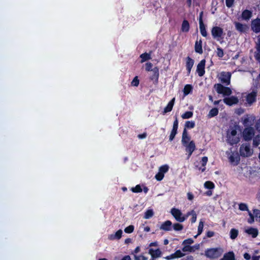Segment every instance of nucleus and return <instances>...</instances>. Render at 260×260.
Masks as SVG:
<instances>
[{
	"label": "nucleus",
	"instance_id": "1",
	"mask_svg": "<svg viewBox=\"0 0 260 260\" xmlns=\"http://www.w3.org/2000/svg\"><path fill=\"white\" fill-rule=\"evenodd\" d=\"M239 127L237 126L230 127L227 131V142L231 145L238 143L240 141V134L238 133Z\"/></svg>",
	"mask_w": 260,
	"mask_h": 260
},
{
	"label": "nucleus",
	"instance_id": "2",
	"mask_svg": "<svg viewBox=\"0 0 260 260\" xmlns=\"http://www.w3.org/2000/svg\"><path fill=\"white\" fill-rule=\"evenodd\" d=\"M258 87H256L252 89L250 92L243 95V101L244 102V105L246 107H250L256 102V97L258 92Z\"/></svg>",
	"mask_w": 260,
	"mask_h": 260
},
{
	"label": "nucleus",
	"instance_id": "3",
	"mask_svg": "<svg viewBox=\"0 0 260 260\" xmlns=\"http://www.w3.org/2000/svg\"><path fill=\"white\" fill-rule=\"evenodd\" d=\"M223 251V249L221 247L209 248L205 250V255L211 259H216L219 257Z\"/></svg>",
	"mask_w": 260,
	"mask_h": 260
},
{
	"label": "nucleus",
	"instance_id": "4",
	"mask_svg": "<svg viewBox=\"0 0 260 260\" xmlns=\"http://www.w3.org/2000/svg\"><path fill=\"white\" fill-rule=\"evenodd\" d=\"M226 154L231 164L234 166L238 165L240 160V157L236 151H233L232 149H230L226 152Z\"/></svg>",
	"mask_w": 260,
	"mask_h": 260
},
{
	"label": "nucleus",
	"instance_id": "5",
	"mask_svg": "<svg viewBox=\"0 0 260 260\" xmlns=\"http://www.w3.org/2000/svg\"><path fill=\"white\" fill-rule=\"evenodd\" d=\"M211 34L213 38L218 41L223 40L224 35L223 29L218 26H214L212 28Z\"/></svg>",
	"mask_w": 260,
	"mask_h": 260
},
{
	"label": "nucleus",
	"instance_id": "6",
	"mask_svg": "<svg viewBox=\"0 0 260 260\" xmlns=\"http://www.w3.org/2000/svg\"><path fill=\"white\" fill-rule=\"evenodd\" d=\"M170 212L176 220L178 222H182L187 219L186 214L184 215L181 210L178 209L173 208L171 209Z\"/></svg>",
	"mask_w": 260,
	"mask_h": 260
},
{
	"label": "nucleus",
	"instance_id": "7",
	"mask_svg": "<svg viewBox=\"0 0 260 260\" xmlns=\"http://www.w3.org/2000/svg\"><path fill=\"white\" fill-rule=\"evenodd\" d=\"M216 91L223 96H229L232 93L231 89L229 87H224L221 84H216L214 85Z\"/></svg>",
	"mask_w": 260,
	"mask_h": 260
},
{
	"label": "nucleus",
	"instance_id": "8",
	"mask_svg": "<svg viewBox=\"0 0 260 260\" xmlns=\"http://www.w3.org/2000/svg\"><path fill=\"white\" fill-rule=\"evenodd\" d=\"M240 153L242 156L249 157L252 154L253 150L249 144H243L240 148Z\"/></svg>",
	"mask_w": 260,
	"mask_h": 260
},
{
	"label": "nucleus",
	"instance_id": "9",
	"mask_svg": "<svg viewBox=\"0 0 260 260\" xmlns=\"http://www.w3.org/2000/svg\"><path fill=\"white\" fill-rule=\"evenodd\" d=\"M248 215L250 218L247 221L249 223L252 224L254 221V218L257 221H260V210L258 209L253 210L252 213L248 211Z\"/></svg>",
	"mask_w": 260,
	"mask_h": 260
},
{
	"label": "nucleus",
	"instance_id": "10",
	"mask_svg": "<svg viewBox=\"0 0 260 260\" xmlns=\"http://www.w3.org/2000/svg\"><path fill=\"white\" fill-rule=\"evenodd\" d=\"M231 77V74L229 72H222L219 75V79L220 81L226 85L230 84Z\"/></svg>",
	"mask_w": 260,
	"mask_h": 260
},
{
	"label": "nucleus",
	"instance_id": "11",
	"mask_svg": "<svg viewBox=\"0 0 260 260\" xmlns=\"http://www.w3.org/2000/svg\"><path fill=\"white\" fill-rule=\"evenodd\" d=\"M152 64L151 62H147L145 64V70L147 71H152L153 73V75L151 77V80H153L154 78L157 80L159 73H158V69L156 67L152 69Z\"/></svg>",
	"mask_w": 260,
	"mask_h": 260
},
{
	"label": "nucleus",
	"instance_id": "12",
	"mask_svg": "<svg viewBox=\"0 0 260 260\" xmlns=\"http://www.w3.org/2000/svg\"><path fill=\"white\" fill-rule=\"evenodd\" d=\"M254 135V129L253 127H248L243 131V137L245 140H251Z\"/></svg>",
	"mask_w": 260,
	"mask_h": 260
},
{
	"label": "nucleus",
	"instance_id": "13",
	"mask_svg": "<svg viewBox=\"0 0 260 260\" xmlns=\"http://www.w3.org/2000/svg\"><path fill=\"white\" fill-rule=\"evenodd\" d=\"M234 24L236 30L241 33L246 32L249 29L248 26L246 24L235 22Z\"/></svg>",
	"mask_w": 260,
	"mask_h": 260
},
{
	"label": "nucleus",
	"instance_id": "14",
	"mask_svg": "<svg viewBox=\"0 0 260 260\" xmlns=\"http://www.w3.org/2000/svg\"><path fill=\"white\" fill-rule=\"evenodd\" d=\"M205 59L202 60L198 64L197 72L200 77L203 76L205 74Z\"/></svg>",
	"mask_w": 260,
	"mask_h": 260
},
{
	"label": "nucleus",
	"instance_id": "15",
	"mask_svg": "<svg viewBox=\"0 0 260 260\" xmlns=\"http://www.w3.org/2000/svg\"><path fill=\"white\" fill-rule=\"evenodd\" d=\"M251 29L255 33L260 32V19L256 18L251 22Z\"/></svg>",
	"mask_w": 260,
	"mask_h": 260
},
{
	"label": "nucleus",
	"instance_id": "16",
	"mask_svg": "<svg viewBox=\"0 0 260 260\" xmlns=\"http://www.w3.org/2000/svg\"><path fill=\"white\" fill-rule=\"evenodd\" d=\"M244 232L253 238H256L258 234V230L256 228L251 227L245 228Z\"/></svg>",
	"mask_w": 260,
	"mask_h": 260
},
{
	"label": "nucleus",
	"instance_id": "17",
	"mask_svg": "<svg viewBox=\"0 0 260 260\" xmlns=\"http://www.w3.org/2000/svg\"><path fill=\"white\" fill-rule=\"evenodd\" d=\"M256 51L254 52V56L255 59L260 62V37L257 38V41L255 44Z\"/></svg>",
	"mask_w": 260,
	"mask_h": 260
},
{
	"label": "nucleus",
	"instance_id": "18",
	"mask_svg": "<svg viewBox=\"0 0 260 260\" xmlns=\"http://www.w3.org/2000/svg\"><path fill=\"white\" fill-rule=\"evenodd\" d=\"M255 120V116L253 115L246 116L243 119V124L245 126H249L252 125Z\"/></svg>",
	"mask_w": 260,
	"mask_h": 260
},
{
	"label": "nucleus",
	"instance_id": "19",
	"mask_svg": "<svg viewBox=\"0 0 260 260\" xmlns=\"http://www.w3.org/2000/svg\"><path fill=\"white\" fill-rule=\"evenodd\" d=\"M238 99L237 97L234 96H232L229 98H226L223 99V102L226 105L229 106H232L233 105L236 104L238 103Z\"/></svg>",
	"mask_w": 260,
	"mask_h": 260
},
{
	"label": "nucleus",
	"instance_id": "20",
	"mask_svg": "<svg viewBox=\"0 0 260 260\" xmlns=\"http://www.w3.org/2000/svg\"><path fill=\"white\" fill-rule=\"evenodd\" d=\"M148 253L153 258H158L161 256L162 252L159 249H154L150 248L148 251Z\"/></svg>",
	"mask_w": 260,
	"mask_h": 260
},
{
	"label": "nucleus",
	"instance_id": "21",
	"mask_svg": "<svg viewBox=\"0 0 260 260\" xmlns=\"http://www.w3.org/2000/svg\"><path fill=\"white\" fill-rule=\"evenodd\" d=\"M172 229V223L170 220L163 222L160 226V229L165 231H170Z\"/></svg>",
	"mask_w": 260,
	"mask_h": 260
},
{
	"label": "nucleus",
	"instance_id": "22",
	"mask_svg": "<svg viewBox=\"0 0 260 260\" xmlns=\"http://www.w3.org/2000/svg\"><path fill=\"white\" fill-rule=\"evenodd\" d=\"M190 141V137L188 136L186 130L184 129L182 134L181 143L184 146L186 144H189Z\"/></svg>",
	"mask_w": 260,
	"mask_h": 260
},
{
	"label": "nucleus",
	"instance_id": "23",
	"mask_svg": "<svg viewBox=\"0 0 260 260\" xmlns=\"http://www.w3.org/2000/svg\"><path fill=\"white\" fill-rule=\"evenodd\" d=\"M122 234V231L119 230L115 234H113L109 235L108 239L110 240H119L121 238Z\"/></svg>",
	"mask_w": 260,
	"mask_h": 260
},
{
	"label": "nucleus",
	"instance_id": "24",
	"mask_svg": "<svg viewBox=\"0 0 260 260\" xmlns=\"http://www.w3.org/2000/svg\"><path fill=\"white\" fill-rule=\"evenodd\" d=\"M195 51L199 54L203 53V49H202V41L200 39L199 40H197L195 43L194 46Z\"/></svg>",
	"mask_w": 260,
	"mask_h": 260
},
{
	"label": "nucleus",
	"instance_id": "25",
	"mask_svg": "<svg viewBox=\"0 0 260 260\" xmlns=\"http://www.w3.org/2000/svg\"><path fill=\"white\" fill-rule=\"evenodd\" d=\"M252 12L245 10L242 13V18L244 20H248L252 17Z\"/></svg>",
	"mask_w": 260,
	"mask_h": 260
},
{
	"label": "nucleus",
	"instance_id": "26",
	"mask_svg": "<svg viewBox=\"0 0 260 260\" xmlns=\"http://www.w3.org/2000/svg\"><path fill=\"white\" fill-rule=\"evenodd\" d=\"M194 64V60L190 58L189 57H188L187 58L186 60V69L188 71V73L189 74L190 73L192 67H193Z\"/></svg>",
	"mask_w": 260,
	"mask_h": 260
},
{
	"label": "nucleus",
	"instance_id": "27",
	"mask_svg": "<svg viewBox=\"0 0 260 260\" xmlns=\"http://www.w3.org/2000/svg\"><path fill=\"white\" fill-rule=\"evenodd\" d=\"M185 147L186 151H194L196 149L195 143L193 141H191L189 144L184 145Z\"/></svg>",
	"mask_w": 260,
	"mask_h": 260
},
{
	"label": "nucleus",
	"instance_id": "28",
	"mask_svg": "<svg viewBox=\"0 0 260 260\" xmlns=\"http://www.w3.org/2000/svg\"><path fill=\"white\" fill-rule=\"evenodd\" d=\"M174 103H175V98H173L168 104L167 106H166V107L164 109V112L165 113H166L167 112H170L172 110V108H173V107L174 106Z\"/></svg>",
	"mask_w": 260,
	"mask_h": 260
},
{
	"label": "nucleus",
	"instance_id": "29",
	"mask_svg": "<svg viewBox=\"0 0 260 260\" xmlns=\"http://www.w3.org/2000/svg\"><path fill=\"white\" fill-rule=\"evenodd\" d=\"M221 260H235V254L233 252H229L223 255Z\"/></svg>",
	"mask_w": 260,
	"mask_h": 260
},
{
	"label": "nucleus",
	"instance_id": "30",
	"mask_svg": "<svg viewBox=\"0 0 260 260\" xmlns=\"http://www.w3.org/2000/svg\"><path fill=\"white\" fill-rule=\"evenodd\" d=\"M190 215H191L192 216L191 218V222L192 223H194L197 220V214H196V212L194 210H191L189 212H188L186 213L187 218Z\"/></svg>",
	"mask_w": 260,
	"mask_h": 260
},
{
	"label": "nucleus",
	"instance_id": "31",
	"mask_svg": "<svg viewBox=\"0 0 260 260\" xmlns=\"http://www.w3.org/2000/svg\"><path fill=\"white\" fill-rule=\"evenodd\" d=\"M199 25L201 34L203 37H206L207 36V33L206 30L205 25H204L203 22H202L201 21L200 23H199Z\"/></svg>",
	"mask_w": 260,
	"mask_h": 260
},
{
	"label": "nucleus",
	"instance_id": "32",
	"mask_svg": "<svg viewBox=\"0 0 260 260\" xmlns=\"http://www.w3.org/2000/svg\"><path fill=\"white\" fill-rule=\"evenodd\" d=\"M189 29V24L187 20H184L182 24L181 30L183 32H187Z\"/></svg>",
	"mask_w": 260,
	"mask_h": 260
},
{
	"label": "nucleus",
	"instance_id": "33",
	"mask_svg": "<svg viewBox=\"0 0 260 260\" xmlns=\"http://www.w3.org/2000/svg\"><path fill=\"white\" fill-rule=\"evenodd\" d=\"M238 230L235 229H232L230 232V238L232 240L235 239L238 235Z\"/></svg>",
	"mask_w": 260,
	"mask_h": 260
},
{
	"label": "nucleus",
	"instance_id": "34",
	"mask_svg": "<svg viewBox=\"0 0 260 260\" xmlns=\"http://www.w3.org/2000/svg\"><path fill=\"white\" fill-rule=\"evenodd\" d=\"M141 58V62H144L148 60L151 59V55L150 53H143L140 55Z\"/></svg>",
	"mask_w": 260,
	"mask_h": 260
},
{
	"label": "nucleus",
	"instance_id": "35",
	"mask_svg": "<svg viewBox=\"0 0 260 260\" xmlns=\"http://www.w3.org/2000/svg\"><path fill=\"white\" fill-rule=\"evenodd\" d=\"M193 89L192 86L190 84H187L184 86L183 92L185 95L190 93Z\"/></svg>",
	"mask_w": 260,
	"mask_h": 260
},
{
	"label": "nucleus",
	"instance_id": "36",
	"mask_svg": "<svg viewBox=\"0 0 260 260\" xmlns=\"http://www.w3.org/2000/svg\"><path fill=\"white\" fill-rule=\"evenodd\" d=\"M154 212L152 209H149L147 210L144 214V218L145 219H149L153 216Z\"/></svg>",
	"mask_w": 260,
	"mask_h": 260
},
{
	"label": "nucleus",
	"instance_id": "37",
	"mask_svg": "<svg viewBox=\"0 0 260 260\" xmlns=\"http://www.w3.org/2000/svg\"><path fill=\"white\" fill-rule=\"evenodd\" d=\"M203 227H204V222L202 221H200L199 222V226H198V233L196 236H194L195 238H196L199 235H200L202 233L203 230Z\"/></svg>",
	"mask_w": 260,
	"mask_h": 260
},
{
	"label": "nucleus",
	"instance_id": "38",
	"mask_svg": "<svg viewBox=\"0 0 260 260\" xmlns=\"http://www.w3.org/2000/svg\"><path fill=\"white\" fill-rule=\"evenodd\" d=\"M218 113V110L217 108H213L209 112L208 117H212L215 116H216Z\"/></svg>",
	"mask_w": 260,
	"mask_h": 260
},
{
	"label": "nucleus",
	"instance_id": "39",
	"mask_svg": "<svg viewBox=\"0 0 260 260\" xmlns=\"http://www.w3.org/2000/svg\"><path fill=\"white\" fill-rule=\"evenodd\" d=\"M172 228L176 231H180L183 229V226L181 224L179 223H175L172 225Z\"/></svg>",
	"mask_w": 260,
	"mask_h": 260
},
{
	"label": "nucleus",
	"instance_id": "40",
	"mask_svg": "<svg viewBox=\"0 0 260 260\" xmlns=\"http://www.w3.org/2000/svg\"><path fill=\"white\" fill-rule=\"evenodd\" d=\"M193 113L191 111H187L181 115L183 119H188L192 117Z\"/></svg>",
	"mask_w": 260,
	"mask_h": 260
},
{
	"label": "nucleus",
	"instance_id": "41",
	"mask_svg": "<svg viewBox=\"0 0 260 260\" xmlns=\"http://www.w3.org/2000/svg\"><path fill=\"white\" fill-rule=\"evenodd\" d=\"M195 126V122L193 121H187L185 122V126L187 128H192Z\"/></svg>",
	"mask_w": 260,
	"mask_h": 260
},
{
	"label": "nucleus",
	"instance_id": "42",
	"mask_svg": "<svg viewBox=\"0 0 260 260\" xmlns=\"http://www.w3.org/2000/svg\"><path fill=\"white\" fill-rule=\"evenodd\" d=\"M204 186L206 188L213 189L214 188V184L211 181H206L204 183Z\"/></svg>",
	"mask_w": 260,
	"mask_h": 260
},
{
	"label": "nucleus",
	"instance_id": "43",
	"mask_svg": "<svg viewBox=\"0 0 260 260\" xmlns=\"http://www.w3.org/2000/svg\"><path fill=\"white\" fill-rule=\"evenodd\" d=\"M169 170V166L167 165L161 166L159 169V171L162 173L164 175L168 172Z\"/></svg>",
	"mask_w": 260,
	"mask_h": 260
},
{
	"label": "nucleus",
	"instance_id": "44",
	"mask_svg": "<svg viewBox=\"0 0 260 260\" xmlns=\"http://www.w3.org/2000/svg\"><path fill=\"white\" fill-rule=\"evenodd\" d=\"M175 258L183 257L185 254L181 252V250H177L175 253H173Z\"/></svg>",
	"mask_w": 260,
	"mask_h": 260
},
{
	"label": "nucleus",
	"instance_id": "45",
	"mask_svg": "<svg viewBox=\"0 0 260 260\" xmlns=\"http://www.w3.org/2000/svg\"><path fill=\"white\" fill-rule=\"evenodd\" d=\"M239 209L241 211H249L247 205L244 203H240L239 205Z\"/></svg>",
	"mask_w": 260,
	"mask_h": 260
},
{
	"label": "nucleus",
	"instance_id": "46",
	"mask_svg": "<svg viewBox=\"0 0 260 260\" xmlns=\"http://www.w3.org/2000/svg\"><path fill=\"white\" fill-rule=\"evenodd\" d=\"M131 190L134 192H141L142 191V189L140 185H137L135 187L132 188Z\"/></svg>",
	"mask_w": 260,
	"mask_h": 260
},
{
	"label": "nucleus",
	"instance_id": "47",
	"mask_svg": "<svg viewBox=\"0 0 260 260\" xmlns=\"http://www.w3.org/2000/svg\"><path fill=\"white\" fill-rule=\"evenodd\" d=\"M134 226L133 225H129L124 229V232L126 233L130 234L133 232Z\"/></svg>",
	"mask_w": 260,
	"mask_h": 260
},
{
	"label": "nucleus",
	"instance_id": "48",
	"mask_svg": "<svg viewBox=\"0 0 260 260\" xmlns=\"http://www.w3.org/2000/svg\"><path fill=\"white\" fill-rule=\"evenodd\" d=\"M193 242L194 241L192 239L189 238L184 240L182 242V245H187L190 246V245L192 244Z\"/></svg>",
	"mask_w": 260,
	"mask_h": 260
},
{
	"label": "nucleus",
	"instance_id": "49",
	"mask_svg": "<svg viewBox=\"0 0 260 260\" xmlns=\"http://www.w3.org/2000/svg\"><path fill=\"white\" fill-rule=\"evenodd\" d=\"M164 177V175L160 171L156 174L155 178L158 181H161Z\"/></svg>",
	"mask_w": 260,
	"mask_h": 260
},
{
	"label": "nucleus",
	"instance_id": "50",
	"mask_svg": "<svg viewBox=\"0 0 260 260\" xmlns=\"http://www.w3.org/2000/svg\"><path fill=\"white\" fill-rule=\"evenodd\" d=\"M134 258L135 260H147V257L143 255H134Z\"/></svg>",
	"mask_w": 260,
	"mask_h": 260
},
{
	"label": "nucleus",
	"instance_id": "51",
	"mask_svg": "<svg viewBox=\"0 0 260 260\" xmlns=\"http://www.w3.org/2000/svg\"><path fill=\"white\" fill-rule=\"evenodd\" d=\"M177 129H172L169 137L170 141H172L177 134Z\"/></svg>",
	"mask_w": 260,
	"mask_h": 260
},
{
	"label": "nucleus",
	"instance_id": "52",
	"mask_svg": "<svg viewBox=\"0 0 260 260\" xmlns=\"http://www.w3.org/2000/svg\"><path fill=\"white\" fill-rule=\"evenodd\" d=\"M217 55L218 57H223V55H224V53H223V50L220 48V47H218L217 48Z\"/></svg>",
	"mask_w": 260,
	"mask_h": 260
},
{
	"label": "nucleus",
	"instance_id": "53",
	"mask_svg": "<svg viewBox=\"0 0 260 260\" xmlns=\"http://www.w3.org/2000/svg\"><path fill=\"white\" fill-rule=\"evenodd\" d=\"M132 86H138L139 84V80L138 79V77H135L133 80L132 81Z\"/></svg>",
	"mask_w": 260,
	"mask_h": 260
},
{
	"label": "nucleus",
	"instance_id": "54",
	"mask_svg": "<svg viewBox=\"0 0 260 260\" xmlns=\"http://www.w3.org/2000/svg\"><path fill=\"white\" fill-rule=\"evenodd\" d=\"M259 142H260L259 137H255L253 139V145H254L255 146H258L259 144Z\"/></svg>",
	"mask_w": 260,
	"mask_h": 260
},
{
	"label": "nucleus",
	"instance_id": "55",
	"mask_svg": "<svg viewBox=\"0 0 260 260\" xmlns=\"http://www.w3.org/2000/svg\"><path fill=\"white\" fill-rule=\"evenodd\" d=\"M208 161V157L206 156H204L202 158L201 160L202 165L203 167H205Z\"/></svg>",
	"mask_w": 260,
	"mask_h": 260
},
{
	"label": "nucleus",
	"instance_id": "56",
	"mask_svg": "<svg viewBox=\"0 0 260 260\" xmlns=\"http://www.w3.org/2000/svg\"><path fill=\"white\" fill-rule=\"evenodd\" d=\"M234 0H225L226 5L228 7L230 8L232 6Z\"/></svg>",
	"mask_w": 260,
	"mask_h": 260
},
{
	"label": "nucleus",
	"instance_id": "57",
	"mask_svg": "<svg viewBox=\"0 0 260 260\" xmlns=\"http://www.w3.org/2000/svg\"><path fill=\"white\" fill-rule=\"evenodd\" d=\"M184 246L182 248V251L183 252H189L190 246L187 245H183Z\"/></svg>",
	"mask_w": 260,
	"mask_h": 260
},
{
	"label": "nucleus",
	"instance_id": "58",
	"mask_svg": "<svg viewBox=\"0 0 260 260\" xmlns=\"http://www.w3.org/2000/svg\"><path fill=\"white\" fill-rule=\"evenodd\" d=\"M178 121L177 117H176L175 120L173 123V126L172 129H177L178 128Z\"/></svg>",
	"mask_w": 260,
	"mask_h": 260
},
{
	"label": "nucleus",
	"instance_id": "59",
	"mask_svg": "<svg viewBox=\"0 0 260 260\" xmlns=\"http://www.w3.org/2000/svg\"><path fill=\"white\" fill-rule=\"evenodd\" d=\"M187 199L190 200V201H191L193 200V198H194V196L193 195V194L191 192H188L187 194Z\"/></svg>",
	"mask_w": 260,
	"mask_h": 260
},
{
	"label": "nucleus",
	"instance_id": "60",
	"mask_svg": "<svg viewBox=\"0 0 260 260\" xmlns=\"http://www.w3.org/2000/svg\"><path fill=\"white\" fill-rule=\"evenodd\" d=\"M214 235V233L212 231H208L207 233V236L208 238H211V237H213Z\"/></svg>",
	"mask_w": 260,
	"mask_h": 260
},
{
	"label": "nucleus",
	"instance_id": "61",
	"mask_svg": "<svg viewBox=\"0 0 260 260\" xmlns=\"http://www.w3.org/2000/svg\"><path fill=\"white\" fill-rule=\"evenodd\" d=\"M140 251V247L138 246L137 247L134 251L132 252V254H134V255H136V254L139 253Z\"/></svg>",
	"mask_w": 260,
	"mask_h": 260
},
{
	"label": "nucleus",
	"instance_id": "62",
	"mask_svg": "<svg viewBox=\"0 0 260 260\" xmlns=\"http://www.w3.org/2000/svg\"><path fill=\"white\" fill-rule=\"evenodd\" d=\"M256 127L257 131L260 132V118L257 120L256 123Z\"/></svg>",
	"mask_w": 260,
	"mask_h": 260
},
{
	"label": "nucleus",
	"instance_id": "63",
	"mask_svg": "<svg viewBox=\"0 0 260 260\" xmlns=\"http://www.w3.org/2000/svg\"><path fill=\"white\" fill-rule=\"evenodd\" d=\"M244 257L246 259L249 260V259H250L251 256H250V254H249L248 253H245L244 254Z\"/></svg>",
	"mask_w": 260,
	"mask_h": 260
},
{
	"label": "nucleus",
	"instance_id": "64",
	"mask_svg": "<svg viewBox=\"0 0 260 260\" xmlns=\"http://www.w3.org/2000/svg\"><path fill=\"white\" fill-rule=\"evenodd\" d=\"M182 260H194L193 256L189 255L187 257H186L185 258L183 259Z\"/></svg>",
	"mask_w": 260,
	"mask_h": 260
}]
</instances>
